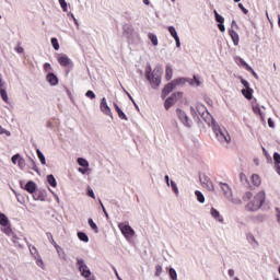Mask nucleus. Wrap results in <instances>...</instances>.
Instances as JSON below:
<instances>
[{"mask_svg": "<svg viewBox=\"0 0 280 280\" xmlns=\"http://www.w3.org/2000/svg\"><path fill=\"white\" fill-rule=\"evenodd\" d=\"M264 202H266V192L265 191H259L255 197L254 201H250L247 203L246 209L247 211H257Z\"/></svg>", "mask_w": 280, "mask_h": 280, "instance_id": "f257e3e1", "label": "nucleus"}, {"mask_svg": "<svg viewBox=\"0 0 280 280\" xmlns=\"http://www.w3.org/2000/svg\"><path fill=\"white\" fill-rule=\"evenodd\" d=\"M212 130L220 143H231V135H229L226 129H223L218 125H213Z\"/></svg>", "mask_w": 280, "mask_h": 280, "instance_id": "f03ea898", "label": "nucleus"}, {"mask_svg": "<svg viewBox=\"0 0 280 280\" xmlns=\"http://www.w3.org/2000/svg\"><path fill=\"white\" fill-rule=\"evenodd\" d=\"M0 226L2 233H5L8 235V237H10V235H14V231H12V225L10 224V219H8V217L3 213L0 212Z\"/></svg>", "mask_w": 280, "mask_h": 280, "instance_id": "7ed1b4c3", "label": "nucleus"}, {"mask_svg": "<svg viewBox=\"0 0 280 280\" xmlns=\"http://www.w3.org/2000/svg\"><path fill=\"white\" fill-rule=\"evenodd\" d=\"M147 80H149L150 84L153 89L161 86V72L160 70H153L152 72L147 73Z\"/></svg>", "mask_w": 280, "mask_h": 280, "instance_id": "20e7f679", "label": "nucleus"}, {"mask_svg": "<svg viewBox=\"0 0 280 280\" xmlns=\"http://www.w3.org/2000/svg\"><path fill=\"white\" fill-rule=\"evenodd\" d=\"M186 80L180 78V79H176L173 82L166 84L164 86V89L162 90V95L163 97H167V95H170V93H172L174 91V89L176 86H178V84H185Z\"/></svg>", "mask_w": 280, "mask_h": 280, "instance_id": "39448f33", "label": "nucleus"}, {"mask_svg": "<svg viewBox=\"0 0 280 280\" xmlns=\"http://www.w3.org/2000/svg\"><path fill=\"white\" fill-rule=\"evenodd\" d=\"M178 97H183V93L176 92V93H173L168 98H166L164 103L165 110H168L170 108H172L175 105V103L178 102Z\"/></svg>", "mask_w": 280, "mask_h": 280, "instance_id": "423d86ee", "label": "nucleus"}, {"mask_svg": "<svg viewBox=\"0 0 280 280\" xmlns=\"http://www.w3.org/2000/svg\"><path fill=\"white\" fill-rule=\"evenodd\" d=\"M118 229L127 240L135 236V230L127 223H119Z\"/></svg>", "mask_w": 280, "mask_h": 280, "instance_id": "0eeeda50", "label": "nucleus"}, {"mask_svg": "<svg viewBox=\"0 0 280 280\" xmlns=\"http://www.w3.org/2000/svg\"><path fill=\"white\" fill-rule=\"evenodd\" d=\"M77 265L79 266V271L81 272L82 277H84L85 279H89V277H91V269H89V266L84 264V260L78 258Z\"/></svg>", "mask_w": 280, "mask_h": 280, "instance_id": "6e6552de", "label": "nucleus"}, {"mask_svg": "<svg viewBox=\"0 0 280 280\" xmlns=\"http://www.w3.org/2000/svg\"><path fill=\"white\" fill-rule=\"evenodd\" d=\"M241 83L245 89L242 90V94L246 100H253V88H250V83L245 79H241Z\"/></svg>", "mask_w": 280, "mask_h": 280, "instance_id": "1a4fd4ad", "label": "nucleus"}, {"mask_svg": "<svg viewBox=\"0 0 280 280\" xmlns=\"http://www.w3.org/2000/svg\"><path fill=\"white\" fill-rule=\"evenodd\" d=\"M101 110L107 117H113V112H110V107H108V103H106V97H103L101 101Z\"/></svg>", "mask_w": 280, "mask_h": 280, "instance_id": "9d476101", "label": "nucleus"}, {"mask_svg": "<svg viewBox=\"0 0 280 280\" xmlns=\"http://www.w3.org/2000/svg\"><path fill=\"white\" fill-rule=\"evenodd\" d=\"M176 114L184 126H189V117H187V114L183 109H177Z\"/></svg>", "mask_w": 280, "mask_h": 280, "instance_id": "9b49d317", "label": "nucleus"}, {"mask_svg": "<svg viewBox=\"0 0 280 280\" xmlns=\"http://www.w3.org/2000/svg\"><path fill=\"white\" fill-rule=\"evenodd\" d=\"M57 60L61 67H69L71 59L67 55H58Z\"/></svg>", "mask_w": 280, "mask_h": 280, "instance_id": "f8f14e48", "label": "nucleus"}, {"mask_svg": "<svg viewBox=\"0 0 280 280\" xmlns=\"http://www.w3.org/2000/svg\"><path fill=\"white\" fill-rule=\"evenodd\" d=\"M219 185H220V188L222 189L224 196H226V198H231V196H233L231 186H229V184L220 182Z\"/></svg>", "mask_w": 280, "mask_h": 280, "instance_id": "ddd939ff", "label": "nucleus"}, {"mask_svg": "<svg viewBox=\"0 0 280 280\" xmlns=\"http://www.w3.org/2000/svg\"><path fill=\"white\" fill-rule=\"evenodd\" d=\"M46 80L50 84V86H57V84H58V77L56 74H54V72H49L46 75Z\"/></svg>", "mask_w": 280, "mask_h": 280, "instance_id": "4468645a", "label": "nucleus"}, {"mask_svg": "<svg viewBox=\"0 0 280 280\" xmlns=\"http://www.w3.org/2000/svg\"><path fill=\"white\" fill-rule=\"evenodd\" d=\"M215 21L218 24V27L220 32H224V18L218 13V11H214Z\"/></svg>", "mask_w": 280, "mask_h": 280, "instance_id": "2eb2a0df", "label": "nucleus"}, {"mask_svg": "<svg viewBox=\"0 0 280 280\" xmlns=\"http://www.w3.org/2000/svg\"><path fill=\"white\" fill-rule=\"evenodd\" d=\"M3 86H5V83L0 78V95H1V98L3 100V102H5V104H8V100H9L8 92L3 89Z\"/></svg>", "mask_w": 280, "mask_h": 280, "instance_id": "dca6fc26", "label": "nucleus"}, {"mask_svg": "<svg viewBox=\"0 0 280 280\" xmlns=\"http://www.w3.org/2000/svg\"><path fill=\"white\" fill-rule=\"evenodd\" d=\"M24 189L28 194H35L36 192V183H34L33 180L27 182Z\"/></svg>", "mask_w": 280, "mask_h": 280, "instance_id": "f3484780", "label": "nucleus"}, {"mask_svg": "<svg viewBox=\"0 0 280 280\" xmlns=\"http://www.w3.org/2000/svg\"><path fill=\"white\" fill-rule=\"evenodd\" d=\"M114 108H115L116 113L118 114L119 119H124L125 121H128V116H126L124 110H121V108H119V105H117V103H114Z\"/></svg>", "mask_w": 280, "mask_h": 280, "instance_id": "a211bd4d", "label": "nucleus"}, {"mask_svg": "<svg viewBox=\"0 0 280 280\" xmlns=\"http://www.w3.org/2000/svg\"><path fill=\"white\" fill-rule=\"evenodd\" d=\"M210 213L214 220H218V222H224V218L220 215V211H218V209L211 208Z\"/></svg>", "mask_w": 280, "mask_h": 280, "instance_id": "6ab92c4d", "label": "nucleus"}, {"mask_svg": "<svg viewBox=\"0 0 280 280\" xmlns=\"http://www.w3.org/2000/svg\"><path fill=\"white\" fill-rule=\"evenodd\" d=\"M250 180L254 187H259L261 185V177L258 174H253Z\"/></svg>", "mask_w": 280, "mask_h": 280, "instance_id": "aec40b11", "label": "nucleus"}, {"mask_svg": "<svg viewBox=\"0 0 280 280\" xmlns=\"http://www.w3.org/2000/svg\"><path fill=\"white\" fill-rule=\"evenodd\" d=\"M234 62H236V65H238V67H244V69H247L248 63H246V61H244V59H242V57H234Z\"/></svg>", "mask_w": 280, "mask_h": 280, "instance_id": "412c9836", "label": "nucleus"}, {"mask_svg": "<svg viewBox=\"0 0 280 280\" xmlns=\"http://www.w3.org/2000/svg\"><path fill=\"white\" fill-rule=\"evenodd\" d=\"M50 244H52V246H55L56 250L59 252L60 247L58 245V243H56V241L54 240V235H51V232H47L46 233Z\"/></svg>", "mask_w": 280, "mask_h": 280, "instance_id": "4be33fe9", "label": "nucleus"}, {"mask_svg": "<svg viewBox=\"0 0 280 280\" xmlns=\"http://www.w3.org/2000/svg\"><path fill=\"white\" fill-rule=\"evenodd\" d=\"M172 75H174V70L171 68V66H166L165 70V78L167 81L172 79Z\"/></svg>", "mask_w": 280, "mask_h": 280, "instance_id": "5701e85b", "label": "nucleus"}, {"mask_svg": "<svg viewBox=\"0 0 280 280\" xmlns=\"http://www.w3.org/2000/svg\"><path fill=\"white\" fill-rule=\"evenodd\" d=\"M47 183H49V185L51 187H57V185H58V183H56V177H54V175L47 176Z\"/></svg>", "mask_w": 280, "mask_h": 280, "instance_id": "b1692460", "label": "nucleus"}, {"mask_svg": "<svg viewBox=\"0 0 280 280\" xmlns=\"http://www.w3.org/2000/svg\"><path fill=\"white\" fill-rule=\"evenodd\" d=\"M88 223L90 224V226H91L92 231H94V233H100V229L97 228V224H95L93 222V219H89Z\"/></svg>", "mask_w": 280, "mask_h": 280, "instance_id": "393cba45", "label": "nucleus"}, {"mask_svg": "<svg viewBox=\"0 0 280 280\" xmlns=\"http://www.w3.org/2000/svg\"><path fill=\"white\" fill-rule=\"evenodd\" d=\"M78 237L81 242H89V235H86L84 232H78Z\"/></svg>", "mask_w": 280, "mask_h": 280, "instance_id": "a878e982", "label": "nucleus"}, {"mask_svg": "<svg viewBox=\"0 0 280 280\" xmlns=\"http://www.w3.org/2000/svg\"><path fill=\"white\" fill-rule=\"evenodd\" d=\"M195 196L197 197L198 202H201V203L205 202V195H202L200 190H196Z\"/></svg>", "mask_w": 280, "mask_h": 280, "instance_id": "bb28decb", "label": "nucleus"}, {"mask_svg": "<svg viewBox=\"0 0 280 280\" xmlns=\"http://www.w3.org/2000/svg\"><path fill=\"white\" fill-rule=\"evenodd\" d=\"M247 241L249 242V244H256V246H259V242H257V240L255 238V235L253 234H247Z\"/></svg>", "mask_w": 280, "mask_h": 280, "instance_id": "cd10ccee", "label": "nucleus"}, {"mask_svg": "<svg viewBox=\"0 0 280 280\" xmlns=\"http://www.w3.org/2000/svg\"><path fill=\"white\" fill-rule=\"evenodd\" d=\"M168 275L172 280H178V275L176 273V270L174 268H171L168 270Z\"/></svg>", "mask_w": 280, "mask_h": 280, "instance_id": "c85d7f7f", "label": "nucleus"}, {"mask_svg": "<svg viewBox=\"0 0 280 280\" xmlns=\"http://www.w3.org/2000/svg\"><path fill=\"white\" fill-rule=\"evenodd\" d=\"M78 164H79L81 167H89V161H86L84 158H79V159H78Z\"/></svg>", "mask_w": 280, "mask_h": 280, "instance_id": "c756f323", "label": "nucleus"}, {"mask_svg": "<svg viewBox=\"0 0 280 280\" xmlns=\"http://www.w3.org/2000/svg\"><path fill=\"white\" fill-rule=\"evenodd\" d=\"M37 156L42 163V165L46 164V160H45V155L43 154V152H40L38 149L36 150Z\"/></svg>", "mask_w": 280, "mask_h": 280, "instance_id": "7c9ffc66", "label": "nucleus"}, {"mask_svg": "<svg viewBox=\"0 0 280 280\" xmlns=\"http://www.w3.org/2000/svg\"><path fill=\"white\" fill-rule=\"evenodd\" d=\"M51 45L56 51H58V49H60V44H58V39L56 37L51 38Z\"/></svg>", "mask_w": 280, "mask_h": 280, "instance_id": "2f4dec72", "label": "nucleus"}, {"mask_svg": "<svg viewBox=\"0 0 280 280\" xmlns=\"http://www.w3.org/2000/svg\"><path fill=\"white\" fill-rule=\"evenodd\" d=\"M188 82H189V84H191L192 86H194V85H195V86H200V80L197 79L196 75H194V79H191V80L188 81Z\"/></svg>", "mask_w": 280, "mask_h": 280, "instance_id": "473e14b6", "label": "nucleus"}, {"mask_svg": "<svg viewBox=\"0 0 280 280\" xmlns=\"http://www.w3.org/2000/svg\"><path fill=\"white\" fill-rule=\"evenodd\" d=\"M36 265L43 270H45V262L43 261V258H40V256L36 258Z\"/></svg>", "mask_w": 280, "mask_h": 280, "instance_id": "72a5a7b5", "label": "nucleus"}, {"mask_svg": "<svg viewBox=\"0 0 280 280\" xmlns=\"http://www.w3.org/2000/svg\"><path fill=\"white\" fill-rule=\"evenodd\" d=\"M14 51H16V54H25V49H23L21 43H18V45L14 47Z\"/></svg>", "mask_w": 280, "mask_h": 280, "instance_id": "f704fd0d", "label": "nucleus"}, {"mask_svg": "<svg viewBox=\"0 0 280 280\" xmlns=\"http://www.w3.org/2000/svg\"><path fill=\"white\" fill-rule=\"evenodd\" d=\"M246 71H249V73H252V75L256 79V80H258L259 79V77L257 75V72H255V70L253 69V67H247L246 68Z\"/></svg>", "mask_w": 280, "mask_h": 280, "instance_id": "c9c22d12", "label": "nucleus"}, {"mask_svg": "<svg viewBox=\"0 0 280 280\" xmlns=\"http://www.w3.org/2000/svg\"><path fill=\"white\" fill-rule=\"evenodd\" d=\"M171 187H172L174 194H176V196H178V186H176V182L171 180Z\"/></svg>", "mask_w": 280, "mask_h": 280, "instance_id": "e433bc0d", "label": "nucleus"}, {"mask_svg": "<svg viewBox=\"0 0 280 280\" xmlns=\"http://www.w3.org/2000/svg\"><path fill=\"white\" fill-rule=\"evenodd\" d=\"M161 272H163V267H161V265H158L155 267V277H161Z\"/></svg>", "mask_w": 280, "mask_h": 280, "instance_id": "4c0bfd02", "label": "nucleus"}, {"mask_svg": "<svg viewBox=\"0 0 280 280\" xmlns=\"http://www.w3.org/2000/svg\"><path fill=\"white\" fill-rule=\"evenodd\" d=\"M18 165L19 167H21V170H23L25 167V159L20 158L18 161Z\"/></svg>", "mask_w": 280, "mask_h": 280, "instance_id": "58836bf2", "label": "nucleus"}, {"mask_svg": "<svg viewBox=\"0 0 280 280\" xmlns=\"http://www.w3.org/2000/svg\"><path fill=\"white\" fill-rule=\"evenodd\" d=\"M21 159V154H15L12 156L11 161L13 163V165H16V162H19V160Z\"/></svg>", "mask_w": 280, "mask_h": 280, "instance_id": "ea45409f", "label": "nucleus"}, {"mask_svg": "<svg viewBox=\"0 0 280 280\" xmlns=\"http://www.w3.org/2000/svg\"><path fill=\"white\" fill-rule=\"evenodd\" d=\"M168 32L171 36H178V33H176V28L174 26H170Z\"/></svg>", "mask_w": 280, "mask_h": 280, "instance_id": "a19ab883", "label": "nucleus"}, {"mask_svg": "<svg viewBox=\"0 0 280 280\" xmlns=\"http://www.w3.org/2000/svg\"><path fill=\"white\" fill-rule=\"evenodd\" d=\"M59 3L61 5V10H63V12H67V1L66 0H59Z\"/></svg>", "mask_w": 280, "mask_h": 280, "instance_id": "79ce46f5", "label": "nucleus"}, {"mask_svg": "<svg viewBox=\"0 0 280 280\" xmlns=\"http://www.w3.org/2000/svg\"><path fill=\"white\" fill-rule=\"evenodd\" d=\"M85 95L90 98V100H95V93L91 90H89Z\"/></svg>", "mask_w": 280, "mask_h": 280, "instance_id": "37998d69", "label": "nucleus"}, {"mask_svg": "<svg viewBox=\"0 0 280 280\" xmlns=\"http://www.w3.org/2000/svg\"><path fill=\"white\" fill-rule=\"evenodd\" d=\"M273 161L277 165H280V154L279 153L273 154Z\"/></svg>", "mask_w": 280, "mask_h": 280, "instance_id": "c03bdc74", "label": "nucleus"}, {"mask_svg": "<svg viewBox=\"0 0 280 280\" xmlns=\"http://www.w3.org/2000/svg\"><path fill=\"white\" fill-rule=\"evenodd\" d=\"M0 135H5L7 137H10L11 133L0 125Z\"/></svg>", "mask_w": 280, "mask_h": 280, "instance_id": "a18cd8bd", "label": "nucleus"}, {"mask_svg": "<svg viewBox=\"0 0 280 280\" xmlns=\"http://www.w3.org/2000/svg\"><path fill=\"white\" fill-rule=\"evenodd\" d=\"M149 38H150L152 45H154V46L159 45V39L156 36H150Z\"/></svg>", "mask_w": 280, "mask_h": 280, "instance_id": "49530a36", "label": "nucleus"}, {"mask_svg": "<svg viewBox=\"0 0 280 280\" xmlns=\"http://www.w3.org/2000/svg\"><path fill=\"white\" fill-rule=\"evenodd\" d=\"M250 198H253V192L247 191V192H245L243 200H250Z\"/></svg>", "mask_w": 280, "mask_h": 280, "instance_id": "de8ad7c7", "label": "nucleus"}, {"mask_svg": "<svg viewBox=\"0 0 280 280\" xmlns=\"http://www.w3.org/2000/svg\"><path fill=\"white\" fill-rule=\"evenodd\" d=\"M207 187L209 191H215V187L213 186L212 182H208Z\"/></svg>", "mask_w": 280, "mask_h": 280, "instance_id": "09e8293b", "label": "nucleus"}, {"mask_svg": "<svg viewBox=\"0 0 280 280\" xmlns=\"http://www.w3.org/2000/svg\"><path fill=\"white\" fill-rule=\"evenodd\" d=\"M238 8H240V10H242V12H243L244 14H248V9H245V8H244V4L238 3Z\"/></svg>", "mask_w": 280, "mask_h": 280, "instance_id": "8fccbe9b", "label": "nucleus"}, {"mask_svg": "<svg viewBox=\"0 0 280 280\" xmlns=\"http://www.w3.org/2000/svg\"><path fill=\"white\" fill-rule=\"evenodd\" d=\"M231 38H232L234 45H240V36H232Z\"/></svg>", "mask_w": 280, "mask_h": 280, "instance_id": "3c124183", "label": "nucleus"}, {"mask_svg": "<svg viewBox=\"0 0 280 280\" xmlns=\"http://www.w3.org/2000/svg\"><path fill=\"white\" fill-rule=\"evenodd\" d=\"M88 196H90V198H93L95 200V192L93 191V189L89 188Z\"/></svg>", "mask_w": 280, "mask_h": 280, "instance_id": "603ef678", "label": "nucleus"}, {"mask_svg": "<svg viewBox=\"0 0 280 280\" xmlns=\"http://www.w3.org/2000/svg\"><path fill=\"white\" fill-rule=\"evenodd\" d=\"M44 70L47 71V72H48V71H51V70H52L51 63H45V65H44Z\"/></svg>", "mask_w": 280, "mask_h": 280, "instance_id": "864d4df0", "label": "nucleus"}, {"mask_svg": "<svg viewBox=\"0 0 280 280\" xmlns=\"http://www.w3.org/2000/svg\"><path fill=\"white\" fill-rule=\"evenodd\" d=\"M31 163L33 165L32 170H34V172H38V167L36 166V162H34V160H31Z\"/></svg>", "mask_w": 280, "mask_h": 280, "instance_id": "5fc2aeb1", "label": "nucleus"}, {"mask_svg": "<svg viewBox=\"0 0 280 280\" xmlns=\"http://www.w3.org/2000/svg\"><path fill=\"white\" fill-rule=\"evenodd\" d=\"M268 126L269 128H275V121L271 118L268 119Z\"/></svg>", "mask_w": 280, "mask_h": 280, "instance_id": "6e6d98bb", "label": "nucleus"}, {"mask_svg": "<svg viewBox=\"0 0 280 280\" xmlns=\"http://www.w3.org/2000/svg\"><path fill=\"white\" fill-rule=\"evenodd\" d=\"M174 39L176 42V46L180 47V38L178 36H174Z\"/></svg>", "mask_w": 280, "mask_h": 280, "instance_id": "4d7b16f0", "label": "nucleus"}, {"mask_svg": "<svg viewBox=\"0 0 280 280\" xmlns=\"http://www.w3.org/2000/svg\"><path fill=\"white\" fill-rule=\"evenodd\" d=\"M10 237H12V242L16 244V241L19 240V237H16V234L13 233L12 235H10Z\"/></svg>", "mask_w": 280, "mask_h": 280, "instance_id": "13d9d810", "label": "nucleus"}, {"mask_svg": "<svg viewBox=\"0 0 280 280\" xmlns=\"http://www.w3.org/2000/svg\"><path fill=\"white\" fill-rule=\"evenodd\" d=\"M228 275L229 277H235V271L233 269H229Z\"/></svg>", "mask_w": 280, "mask_h": 280, "instance_id": "bf43d9fd", "label": "nucleus"}, {"mask_svg": "<svg viewBox=\"0 0 280 280\" xmlns=\"http://www.w3.org/2000/svg\"><path fill=\"white\" fill-rule=\"evenodd\" d=\"M30 252H31V253H37V249H36L35 246H33V247H30Z\"/></svg>", "mask_w": 280, "mask_h": 280, "instance_id": "052dcab7", "label": "nucleus"}, {"mask_svg": "<svg viewBox=\"0 0 280 280\" xmlns=\"http://www.w3.org/2000/svg\"><path fill=\"white\" fill-rule=\"evenodd\" d=\"M254 113H261V109L259 107H254Z\"/></svg>", "mask_w": 280, "mask_h": 280, "instance_id": "680f3d73", "label": "nucleus"}, {"mask_svg": "<svg viewBox=\"0 0 280 280\" xmlns=\"http://www.w3.org/2000/svg\"><path fill=\"white\" fill-rule=\"evenodd\" d=\"M35 198V200H45V197H43V196H38V198H36V196L34 197Z\"/></svg>", "mask_w": 280, "mask_h": 280, "instance_id": "e2e57ef3", "label": "nucleus"}, {"mask_svg": "<svg viewBox=\"0 0 280 280\" xmlns=\"http://www.w3.org/2000/svg\"><path fill=\"white\" fill-rule=\"evenodd\" d=\"M165 180H166V184L170 185V176L168 175H165Z\"/></svg>", "mask_w": 280, "mask_h": 280, "instance_id": "0e129e2a", "label": "nucleus"}, {"mask_svg": "<svg viewBox=\"0 0 280 280\" xmlns=\"http://www.w3.org/2000/svg\"><path fill=\"white\" fill-rule=\"evenodd\" d=\"M144 5H150V0H143Z\"/></svg>", "mask_w": 280, "mask_h": 280, "instance_id": "69168bd1", "label": "nucleus"}, {"mask_svg": "<svg viewBox=\"0 0 280 280\" xmlns=\"http://www.w3.org/2000/svg\"><path fill=\"white\" fill-rule=\"evenodd\" d=\"M79 172H81V174H85L86 170H84V168H79Z\"/></svg>", "mask_w": 280, "mask_h": 280, "instance_id": "338daca9", "label": "nucleus"}, {"mask_svg": "<svg viewBox=\"0 0 280 280\" xmlns=\"http://www.w3.org/2000/svg\"><path fill=\"white\" fill-rule=\"evenodd\" d=\"M276 170H277V173H278L279 176H280V166L278 165Z\"/></svg>", "mask_w": 280, "mask_h": 280, "instance_id": "774afa93", "label": "nucleus"}]
</instances>
